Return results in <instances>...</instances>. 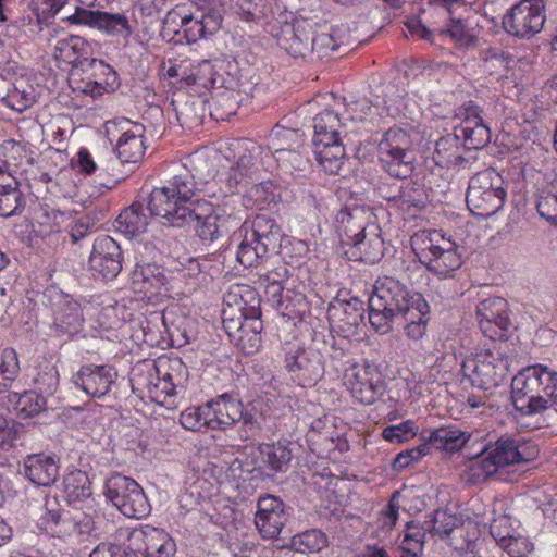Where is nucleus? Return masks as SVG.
<instances>
[{
  "mask_svg": "<svg viewBox=\"0 0 557 557\" xmlns=\"http://www.w3.org/2000/svg\"><path fill=\"white\" fill-rule=\"evenodd\" d=\"M417 160L416 150L380 153L379 161L383 170L392 177L405 180L411 176Z\"/></svg>",
  "mask_w": 557,
  "mask_h": 557,
  "instance_id": "obj_33",
  "label": "nucleus"
},
{
  "mask_svg": "<svg viewBox=\"0 0 557 557\" xmlns=\"http://www.w3.org/2000/svg\"><path fill=\"white\" fill-rule=\"evenodd\" d=\"M428 530L433 534L441 536H449L450 533L457 528L458 519L456 516L448 513L444 510L434 511L433 519L424 522Z\"/></svg>",
  "mask_w": 557,
  "mask_h": 557,
  "instance_id": "obj_55",
  "label": "nucleus"
},
{
  "mask_svg": "<svg viewBox=\"0 0 557 557\" xmlns=\"http://www.w3.org/2000/svg\"><path fill=\"white\" fill-rule=\"evenodd\" d=\"M393 200L397 201L403 209L406 206L407 209L422 210L428 203V194L420 183L408 182L400 187L398 195L394 196Z\"/></svg>",
  "mask_w": 557,
  "mask_h": 557,
  "instance_id": "obj_46",
  "label": "nucleus"
},
{
  "mask_svg": "<svg viewBox=\"0 0 557 557\" xmlns=\"http://www.w3.org/2000/svg\"><path fill=\"white\" fill-rule=\"evenodd\" d=\"M207 100L199 97H190L175 104V113L181 126L194 129L203 123L207 110Z\"/></svg>",
  "mask_w": 557,
  "mask_h": 557,
  "instance_id": "obj_38",
  "label": "nucleus"
},
{
  "mask_svg": "<svg viewBox=\"0 0 557 557\" xmlns=\"http://www.w3.org/2000/svg\"><path fill=\"white\" fill-rule=\"evenodd\" d=\"M412 295L398 280L389 276L379 278L368 301V317L372 327L380 334L389 333Z\"/></svg>",
  "mask_w": 557,
  "mask_h": 557,
  "instance_id": "obj_5",
  "label": "nucleus"
},
{
  "mask_svg": "<svg viewBox=\"0 0 557 557\" xmlns=\"http://www.w3.org/2000/svg\"><path fill=\"white\" fill-rule=\"evenodd\" d=\"M50 300L53 311V329L57 334L67 336L77 334L84 323L81 305L61 292H54Z\"/></svg>",
  "mask_w": 557,
  "mask_h": 557,
  "instance_id": "obj_18",
  "label": "nucleus"
},
{
  "mask_svg": "<svg viewBox=\"0 0 557 557\" xmlns=\"http://www.w3.org/2000/svg\"><path fill=\"white\" fill-rule=\"evenodd\" d=\"M441 34L448 35L460 47H469L476 40V37L472 34L471 29L467 28L460 20L451 21L448 28L441 29Z\"/></svg>",
  "mask_w": 557,
  "mask_h": 557,
  "instance_id": "obj_60",
  "label": "nucleus"
},
{
  "mask_svg": "<svg viewBox=\"0 0 557 557\" xmlns=\"http://www.w3.org/2000/svg\"><path fill=\"white\" fill-rule=\"evenodd\" d=\"M425 530H428V525L419 528L413 522L407 523V533L400 546L401 552H406L411 557H420L424 545Z\"/></svg>",
  "mask_w": 557,
  "mask_h": 557,
  "instance_id": "obj_53",
  "label": "nucleus"
},
{
  "mask_svg": "<svg viewBox=\"0 0 557 557\" xmlns=\"http://www.w3.org/2000/svg\"><path fill=\"white\" fill-rule=\"evenodd\" d=\"M286 368L304 385L315 383L324 373L320 355L312 349L297 348L285 358Z\"/></svg>",
  "mask_w": 557,
  "mask_h": 557,
  "instance_id": "obj_23",
  "label": "nucleus"
},
{
  "mask_svg": "<svg viewBox=\"0 0 557 557\" xmlns=\"http://www.w3.org/2000/svg\"><path fill=\"white\" fill-rule=\"evenodd\" d=\"M345 385L362 405H371L385 393V381L377 366L363 361L345 370Z\"/></svg>",
  "mask_w": 557,
  "mask_h": 557,
  "instance_id": "obj_11",
  "label": "nucleus"
},
{
  "mask_svg": "<svg viewBox=\"0 0 557 557\" xmlns=\"http://www.w3.org/2000/svg\"><path fill=\"white\" fill-rule=\"evenodd\" d=\"M536 446L512 436H500L496 441L481 442L480 449L468 455L473 463L466 471V480L473 484L486 482L500 467L528 462L537 456Z\"/></svg>",
  "mask_w": 557,
  "mask_h": 557,
  "instance_id": "obj_3",
  "label": "nucleus"
},
{
  "mask_svg": "<svg viewBox=\"0 0 557 557\" xmlns=\"http://www.w3.org/2000/svg\"><path fill=\"white\" fill-rule=\"evenodd\" d=\"M364 312V304L355 297L348 300L335 299L327 307L329 319L337 324L345 337L356 334L363 322Z\"/></svg>",
  "mask_w": 557,
  "mask_h": 557,
  "instance_id": "obj_22",
  "label": "nucleus"
},
{
  "mask_svg": "<svg viewBox=\"0 0 557 557\" xmlns=\"http://www.w3.org/2000/svg\"><path fill=\"white\" fill-rule=\"evenodd\" d=\"M153 369L156 375L166 377L174 382V385L178 386L181 391H185L188 370L181 358H159L154 362Z\"/></svg>",
  "mask_w": 557,
  "mask_h": 557,
  "instance_id": "obj_44",
  "label": "nucleus"
},
{
  "mask_svg": "<svg viewBox=\"0 0 557 557\" xmlns=\"http://www.w3.org/2000/svg\"><path fill=\"white\" fill-rule=\"evenodd\" d=\"M506 197L503 177L494 169L487 168L470 178L466 203L473 215L486 219L503 208Z\"/></svg>",
  "mask_w": 557,
  "mask_h": 557,
  "instance_id": "obj_8",
  "label": "nucleus"
},
{
  "mask_svg": "<svg viewBox=\"0 0 557 557\" xmlns=\"http://www.w3.org/2000/svg\"><path fill=\"white\" fill-rule=\"evenodd\" d=\"M455 132L462 136L463 145L468 149H481L485 147L491 139L490 128L483 123V120L463 121L462 124L455 128Z\"/></svg>",
  "mask_w": 557,
  "mask_h": 557,
  "instance_id": "obj_42",
  "label": "nucleus"
},
{
  "mask_svg": "<svg viewBox=\"0 0 557 557\" xmlns=\"http://www.w3.org/2000/svg\"><path fill=\"white\" fill-rule=\"evenodd\" d=\"M210 408L208 404L199 407H189L180 416V423L186 430L201 431L202 429H211Z\"/></svg>",
  "mask_w": 557,
  "mask_h": 557,
  "instance_id": "obj_50",
  "label": "nucleus"
},
{
  "mask_svg": "<svg viewBox=\"0 0 557 557\" xmlns=\"http://www.w3.org/2000/svg\"><path fill=\"white\" fill-rule=\"evenodd\" d=\"M117 372L112 366H83L73 376V382L88 396L101 398L107 395L115 384Z\"/></svg>",
  "mask_w": 557,
  "mask_h": 557,
  "instance_id": "obj_20",
  "label": "nucleus"
},
{
  "mask_svg": "<svg viewBox=\"0 0 557 557\" xmlns=\"http://www.w3.org/2000/svg\"><path fill=\"white\" fill-rule=\"evenodd\" d=\"M546 20L542 0H521L503 17L504 29L520 39H530L540 33Z\"/></svg>",
  "mask_w": 557,
  "mask_h": 557,
  "instance_id": "obj_12",
  "label": "nucleus"
},
{
  "mask_svg": "<svg viewBox=\"0 0 557 557\" xmlns=\"http://www.w3.org/2000/svg\"><path fill=\"white\" fill-rule=\"evenodd\" d=\"M211 429L225 430L243 418V404L224 394L208 403Z\"/></svg>",
  "mask_w": 557,
  "mask_h": 557,
  "instance_id": "obj_29",
  "label": "nucleus"
},
{
  "mask_svg": "<svg viewBox=\"0 0 557 557\" xmlns=\"http://www.w3.org/2000/svg\"><path fill=\"white\" fill-rule=\"evenodd\" d=\"M343 249L348 260L369 264L379 262L383 258L385 250L380 225H370L368 232L346 244Z\"/></svg>",
  "mask_w": 557,
  "mask_h": 557,
  "instance_id": "obj_21",
  "label": "nucleus"
},
{
  "mask_svg": "<svg viewBox=\"0 0 557 557\" xmlns=\"http://www.w3.org/2000/svg\"><path fill=\"white\" fill-rule=\"evenodd\" d=\"M4 190H0V215L8 218L18 214L25 206L23 194L18 189V183H8Z\"/></svg>",
  "mask_w": 557,
  "mask_h": 557,
  "instance_id": "obj_47",
  "label": "nucleus"
},
{
  "mask_svg": "<svg viewBox=\"0 0 557 557\" xmlns=\"http://www.w3.org/2000/svg\"><path fill=\"white\" fill-rule=\"evenodd\" d=\"M312 25L306 21L285 23L276 34L277 44L294 58H305L310 52Z\"/></svg>",
  "mask_w": 557,
  "mask_h": 557,
  "instance_id": "obj_24",
  "label": "nucleus"
},
{
  "mask_svg": "<svg viewBox=\"0 0 557 557\" xmlns=\"http://www.w3.org/2000/svg\"><path fill=\"white\" fill-rule=\"evenodd\" d=\"M148 392L153 400L163 403L168 396L177 395L183 391H181L178 386L174 385V382L166 377H160L157 375V382H149Z\"/></svg>",
  "mask_w": 557,
  "mask_h": 557,
  "instance_id": "obj_57",
  "label": "nucleus"
},
{
  "mask_svg": "<svg viewBox=\"0 0 557 557\" xmlns=\"http://www.w3.org/2000/svg\"><path fill=\"white\" fill-rule=\"evenodd\" d=\"M295 447L296 444L287 440H280L273 444H261L259 447L261 463L273 473H284L290 467Z\"/></svg>",
  "mask_w": 557,
  "mask_h": 557,
  "instance_id": "obj_30",
  "label": "nucleus"
},
{
  "mask_svg": "<svg viewBox=\"0 0 557 557\" xmlns=\"http://www.w3.org/2000/svg\"><path fill=\"white\" fill-rule=\"evenodd\" d=\"M63 488L69 504H76L92 495L91 482L87 473L79 469L67 472L63 478Z\"/></svg>",
  "mask_w": 557,
  "mask_h": 557,
  "instance_id": "obj_40",
  "label": "nucleus"
},
{
  "mask_svg": "<svg viewBox=\"0 0 557 557\" xmlns=\"http://www.w3.org/2000/svg\"><path fill=\"white\" fill-rule=\"evenodd\" d=\"M532 367H536L535 379L539 385L545 389V392H542L543 398L547 400L548 405L553 393L557 388V372L540 363L533 364Z\"/></svg>",
  "mask_w": 557,
  "mask_h": 557,
  "instance_id": "obj_59",
  "label": "nucleus"
},
{
  "mask_svg": "<svg viewBox=\"0 0 557 557\" xmlns=\"http://www.w3.org/2000/svg\"><path fill=\"white\" fill-rule=\"evenodd\" d=\"M242 231L244 236L236 259L245 268L259 264L281 247V226L267 214H258L251 221H245Z\"/></svg>",
  "mask_w": 557,
  "mask_h": 557,
  "instance_id": "obj_6",
  "label": "nucleus"
},
{
  "mask_svg": "<svg viewBox=\"0 0 557 557\" xmlns=\"http://www.w3.org/2000/svg\"><path fill=\"white\" fill-rule=\"evenodd\" d=\"M536 367L522 369L511 380V394L515 408L523 414H536L547 409V400L543 398L545 389L535 379Z\"/></svg>",
  "mask_w": 557,
  "mask_h": 557,
  "instance_id": "obj_13",
  "label": "nucleus"
},
{
  "mask_svg": "<svg viewBox=\"0 0 557 557\" xmlns=\"http://www.w3.org/2000/svg\"><path fill=\"white\" fill-rule=\"evenodd\" d=\"M239 153L231 166L227 183L230 187L237 186L245 178H252L261 166V147L251 140L238 143Z\"/></svg>",
  "mask_w": 557,
  "mask_h": 557,
  "instance_id": "obj_26",
  "label": "nucleus"
},
{
  "mask_svg": "<svg viewBox=\"0 0 557 557\" xmlns=\"http://www.w3.org/2000/svg\"><path fill=\"white\" fill-rule=\"evenodd\" d=\"M7 399L9 409L24 419L37 416L46 408V398L35 392L9 393Z\"/></svg>",
  "mask_w": 557,
  "mask_h": 557,
  "instance_id": "obj_35",
  "label": "nucleus"
},
{
  "mask_svg": "<svg viewBox=\"0 0 557 557\" xmlns=\"http://www.w3.org/2000/svg\"><path fill=\"white\" fill-rule=\"evenodd\" d=\"M290 276V269L284 262H278L272 269L267 270L263 273L259 274V283L260 284H269V285H283Z\"/></svg>",
  "mask_w": 557,
  "mask_h": 557,
  "instance_id": "obj_63",
  "label": "nucleus"
},
{
  "mask_svg": "<svg viewBox=\"0 0 557 557\" xmlns=\"http://www.w3.org/2000/svg\"><path fill=\"white\" fill-rule=\"evenodd\" d=\"M163 25L176 34L180 32L174 29V27L180 25L188 44L196 42L207 35L206 26L202 25L200 20L194 18L191 14L182 15L176 10L168 11L163 18Z\"/></svg>",
  "mask_w": 557,
  "mask_h": 557,
  "instance_id": "obj_36",
  "label": "nucleus"
},
{
  "mask_svg": "<svg viewBox=\"0 0 557 557\" xmlns=\"http://www.w3.org/2000/svg\"><path fill=\"white\" fill-rule=\"evenodd\" d=\"M411 248L428 271L440 278L453 276L462 264L458 245L438 230H422L411 236Z\"/></svg>",
  "mask_w": 557,
  "mask_h": 557,
  "instance_id": "obj_4",
  "label": "nucleus"
},
{
  "mask_svg": "<svg viewBox=\"0 0 557 557\" xmlns=\"http://www.w3.org/2000/svg\"><path fill=\"white\" fill-rule=\"evenodd\" d=\"M384 440L392 443L408 441L414 435V422L407 420L398 425H389L383 430Z\"/></svg>",
  "mask_w": 557,
  "mask_h": 557,
  "instance_id": "obj_62",
  "label": "nucleus"
},
{
  "mask_svg": "<svg viewBox=\"0 0 557 557\" xmlns=\"http://www.w3.org/2000/svg\"><path fill=\"white\" fill-rule=\"evenodd\" d=\"M146 146L141 134L124 132L117 140L116 153L122 163H138L144 158Z\"/></svg>",
  "mask_w": 557,
  "mask_h": 557,
  "instance_id": "obj_41",
  "label": "nucleus"
},
{
  "mask_svg": "<svg viewBox=\"0 0 557 557\" xmlns=\"http://www.w3.org/2000/svg\"><path fill=\"white\" fill-rule=\"evenodd\" d=\"M90 270L103 278L112 280L122 270V250L120 245L110 236L97 238L89 256Z\"/></svg>",
  "mask_w": 557,
  "mask_h": 557,
  "instance_id": "obj_15",
  "label": "nucleus"
},
{
  "mask_svg": "<svg viewBox=\"0 0 557 557\" xmlns=\"http://www.w3.org/2000/svg\"><path fill=\"white\" fill-rule=\"evenodd\" d=\"M278 168L286 174L294 175L295 172L307 170L309 161L299 151L288 148H275L273 153Z\"/></svg>",
  "mask_w": 557,
  "mask_h": 557,
  "instance_id": "obj_48",
  "label": "nucleus"
},
{
  "mask_svg": "<svg viewBox=\"0 0 557 557\" xmlns=\"http://www.w3.org/2000/svg\"><path fill=\"white\" fill-rule=\"evenodd\" d=\"M239 94L235 90H221L209 102L210 116L215 121H226L235 115L239 108Z\"/></svg>",
  "mask_w": 557,
  "mask_h": 557,
  "instance_id": "obj_43",
  "label": "nucleus"
},
{
  "mask_svg": "<svg viewBox=\"0 0 557 557\" xmlns=\"http://www.w3.org/2000/svg\"><path fill=\"white\" fill-rule=\"evenodd\" d=\"M104 495L127 518L141 519L150 512L141 486L128 476L116 473L107 479Z\"/></svg>",
  "mask_w": 557,
  "mask_h": 557,
  "instance_id": "obj_9",
  "label": "nucleus"
},
{
  "mask_svg": "<svg viewBox=\"0 0 557 557\" xmlns=\"http://www.w3.org/2000/svg\"><path fill=\"white\" fill-rule=\"evenodd\" d=\"M129 541L145 557H174L176 553L174 540L162 529H136L131 533Z\"/></svg>",
  "mask_w": 557,
  "mask_h": 557,
  "instance_id": "obj_19",
  "label": "nucleus"
},
{
  "mask_svg": "<svg viewBox=\"0 0 557 557\" xmlns=\"http://www.w3.org/2000/svg\"><path fill=\"white\" fill-rule=\"evenodd\" d=\"M506 520L505 516L494 519L490 525L491 535L498 545L508 553L510 557H527L533 549L532 544L524 537H516L508 531L506 534L500 532L502 522Z\"/></svg>",
  "mask_w": 557,
  "mask_h": 557,
  "instance_id": "obj_34",
  "label": "nucleus"
},
{
  "mask_svg": "<svg viewBox=\"0 0 557 557\" xmlns=\"http://www.w3.org/2000/svg\"><path fill=\"white\" fill-rule=\"evenodd\" d=\"M536 210L543 219L557 225V182L539 196Z\"/></svg>",
  "mask_w": 557,
  "mask_h": 557,
  "instance_id": "obj_54",
  "label": "nucleus"
},
{
  "mask_svg": "<svg viewBox=\"0 0 557 557\" xmlns=\"http://www.w3.org/2000/svg\"><path fill=\"white\" fill-rule=\"evenodd\" d=\"M260 298L248 286H236L224 296L223 329L231 342L245 355H253L261 347Z\"/></svg>",
  "mask_w": 557,
  "mask_h": 557,
  "instance_id": "obj_2",
  "label": "nucleus"
},
{
  "mask_svg": "<svg viewBox=\"0 0 557 557\" xmlns=\"http://www.w3.org/2000/svg\"><path fill=\"white\" fill-rule=\"evenodd\" d=\"M236 424H238L237 433L239 443L255 438L260 432L259 421L248 411L243 410V418L236 421Z\"/></svg>",
  "mask_w": 557,
  "mask_h": 557,
  "instance_id": "obj_61",
  "label": "nucleus"
},
{
  "mask_svg": "<svg viewBox=\"0 0 557 557\" xmlns=\"http://www.w3.org/2000/svg\"><path fill=\"white\" fill-rule=\"evenodd\" d=\"M463 381L471 386L490 391L499 386L508 375L507 361L484 350L467 357L461 363Z\"/></svg>",
  "mask_w": 557,
  "mask_h": 557,
  "instance_id": "obj_10",
  "label": "nucleus"
},
{
  "mask_svg": "<svg viewBox=\"0 0 557 557\" xmlns=\"http://www.w3.org/2000/svg\"><path fill=\"white\" fill-rule=\"evenodd\" d=\"M278 197V188L272 182L267 181L253 185L247 195V200L253 201L258 209L263 210L271 203H276Z\"/></svg>",
  "mask_w": 557,
  "mask_h": 557,
  "instance_id": "obj_51",
  "label": "nucleus"
},
{
  "mask_svg": "<svg viewBox=\"0 0 557 557\" xmlns=\"http://www.w3.org/2000/svg\"><path fill=\"white\" fill-rule=\"evenodd\" d=\"M337 49L338 45L331 34L322 33L317 36L311 35L310 55L322 59L329 57L330 52L336 51Z\"/></svg>",
  "mask_w": 557,
  "mask_h": 557,
  "instance_id": "obj_58",
  "label": "nucleus"
},
{
  "mask_svg": "<svg viewBox=\"0 0 557 557\" xmlns=\"http://www.w3.org/2000/svg\"><path fill=\"white\" fill-rule=\"evenodd\" d=\"M428 445L429 444L426 441L423 440L420 445L399 453L393 461V468L397 471H400L410 466L412 462L419 461L422 457L431 453Z\"/></svg>",
  "mask_w": 557,
  "mask_h": 557,
  "instance_id": "obj_56",
  "label": "nucleus"
},
{
  "mask_svg": "<svg viewBox=\"0 0 557 557\" xmlns=\"http://www.w3.org/2000/svg\"><path fill=\"white\" fill-rule=\"evenodd\" d=\"M71 24L87 25L92 28L104 30L110 35H120L129 37L133 29L128 20L123 14H112L103 11H91L83 8H76L72 15L66 17Z\"/></svg>",
  "mask_w": 557,
  "mask_h": 557,
  "instance_id": "obj_16",
  "label": "nucleus"
},
{
  "mask_svg": "<svg viewBox=\"0 0 557 557\" xmlns=\"http://www.w3.org/2000/svg\"><path fill=\"white\" fill-rule=\"evenodd\" d=\"M510 315L509 305L503 297H488L476 306V318L481 331L492 329V324L499 330H509L512 326Z\"/></svg>",
  "mask_w": 557,
  "mask_h": 557,
  "instance_id": "obj_27",
  "label": "nucleus"
},
{
  "mask_svg": "<svg viewBox=\"0 0 557 557\" xmlns=\"http://www.w3.org/2000/svg\"><path fill=\"white\" fill-rule=\"evenodd\" d=\"M55 48L60 52L61 58L73 63L78 62L81 58L87 54L89 45L79 36H71L70 38L59 40Z\"/></svg>",
  "mask_w": 557,
  "mask_h": 557,
  "instance_id": "obj_52",
  "label": "nucleus"
},
{
  "mask_svg": "<svg viewBox=\"0 0 557 557\" xmlns=\"http://www.w3.org/2000/svg\"><path fill=\"white\" fill-rule=\"evenodd\" d=\"M25 476L35 485L51 486L59 478V465L53 456L32 454L23 461Z\"/></svg>",
  "mask_w": 557,
  "mask_h": 557,
  "instance_id": "obj_28",
  "label": "nucleus"
},
{
  "mask_svg": "<svg viewBox=\"0 0 557 557\" xmlns=\"http://www.w3.org/2000/svg\"><path fill=\"white\" fill-rule=\"evenodd\" d=\"M336 232L342 247L368 232L370 225L377 224L373 211L368 207H346L336 214Z\"/></svg>",
  "mask_w": 557,
  "mask_h": 557,
  "instance_id": "obj_17",
  "label": "nucleus"
},
{
  "mask_svg": "<svg viewBox=\"0 0 557 557\" xmlns=\"http://www.w3.org/2000/svg\"><path fill=\"white\" fill-rule=\"evenodd\" d=\"M149 216L145 213L144 205L134 201L128 208L124 209L115 220L117 231L127 235H138L146 231L149 224Z\"/></svg>",
  "mask_w": 557,
  "mask_h": 557,
  "instance_id": "obj_37",
  "label": "nucleus"
},
{
  "mask_svg": "<svg viewBox=\"0 0 557 557\" xmlns=\"http://www.w3.org/2000/svg\"><path fill=\"white\" fill-rule=\"evenodd\" d=\"M197 184L190 171L181 166L164 186L153 188L147 208L151 216H161L172 227L190 230L203 243L214 244L236 227L240 219L224 208L213 209L203 199H194Z\"/></svg>",
  "mask_w": 557,
  "mask_h": 557,
  "instance_id": "obj_1",
  "label": "nucleus"
},
{
  "mask_svg": "<svg viewBox=\"0 0 557 557\" xmlns=\"http://www.w3.org/2000/svg\"><path fill=\"white\" fill-rule=\"evenodd\" d=\"M343 127L333 111H323L313 120L315 159L326 173L333 175H338L344 164L345 149L341 137Z\"/></svg>",
  "mask_w": 557,
  "mask_h": 557,
  "instance_id": "obj_7",
  "label": "nucleus"
},
{
  "mask_svg": "<svg viewBox=\"0 0 557 557\" xmlns=\"http://www.w3.org/2000/svg\"><path fill=\"white\" fill-rule=\"evenodd\" d=\"M36 101V92L32 85L27 84L23 78L14 82L8 107L23 112L30 108Z\"/></svg>",
  "mask_w": 557,
  "mask_h": 557,
  "instance_id": "obj_49",
  "label": "nucleus"
},
{
  "mask_svg": "<svg viewBox=\"0 0 557 557\" xmlns=\"http://www.w3.org/2000/svg\"><path fill=\"white\" fill-rule=\"evenodd\" d=\"M422 440H425L431 449L445 450L454 453L463 447L470 440V435L454 426H443L436 430L423 433Z\"/></svg>",
  "mask_w": 557,
  "mask_h": 557,
  "instance_id": "obj_32",
  "label": "nucleus"
},
{
  "mask_svg": "<svg viewBox=\"0 0 557 557\" xmlns=\"http://www.w3.org/2000/svg\"><path fill=\"white\" fill-rule=\"evenodd\" d=\"M459 134H448L441 137L435 143L434 159L437 164L449 165L454 164L459 170H467L469 160L458 153L459 149Z\"/></svg>",
  "mask_w": 557,
  "mask_h": 557,
  "instance_id": "obj_39",
  "label": "nucleus"
},
{
  "mask_svg": "<svg viewBox=\"0 0 557 557\" xmlns=\"http://www.w3.org/2000/svg\"><path fill=\"white\" fill-rule=\"evenodd\" d=\"M133 281L146 295L157 296L161 295L162 290L168 292L165 271L156 263H137L133 272Z\"/></svg>",
  "mask_w": 557,
  "mask_h": 557,
  "instance_id": "obj_31",
  "label": "nucleus"
},
{
  "mask_svg": "<svg viewBox=\"0 0 557 557\" xmlns=\"http://www.w3.org/2000/svg\"><path fill=\"white\" fill-rule=\"evenodd\" d=\"M407 150H416L411 135L404 128L397 126L386 131L377 146L379 154Z\"/></svg>",
  "mask_w": 557,
  "mask_h": 557,
  "instance_id": "obj_45",
  "label": "nucleus"
},
{
  "mask_svg": "<svg viewBox=\"0 0 557 557\" xmlns=\"http://www.w3.org/2000/svg\"><path fill=\"white\" fill-rule=\"evenodd\" d=\"M2 361L0 364V374L8 380H15L20 373V362L17 354L12 348L2 351Z\"/></svg>",
  "mask_w": 557,
  "mask_h": 557,
  "instance_id": "obj_64",
  "label": "nucleus"
},
{
  "mask_svg": "<svg viewBox=\"0 0 557 557\" xmlns=\"http://www.w3.org/2000/svg\"><path fill=\"white\" fill-rule=\"evenodd\" d=\"M255 523L265 539L277 537L292 516V507L274 495H263L258 498Z\"/></svg>",
  "mask_w": 557,
  "mask_h": 557,
  "instance_id": "obj_14",
  "label": "nucleus"
},
{
  "mask_svg": "<svg viewBox=\"0 0 557 557\" xmlns=\"http://www.w3.org/2000/svg\"><path fill=\"white\" fill-rule=\"evenodd\" d=\"M408 302L395 324L403 326L406 335L417 341L422 338L426 332L430 306L420 293H413Z\"/></svg>",
  "mask_w": 557,
  "mask_h": 557,
  "instance_id": "obj_25",
  "label": "nucleus"
}]
</instances>
